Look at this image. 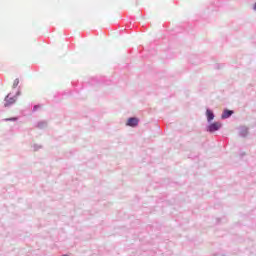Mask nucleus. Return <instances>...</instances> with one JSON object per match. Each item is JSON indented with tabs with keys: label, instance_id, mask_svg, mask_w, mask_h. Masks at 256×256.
<instances>
[{
	"label": "nucleus",
	"instance_id": "f257e3e1",
	"mask_svg": "<svg viewBox=\"0 0 256 256\" xmlns=\"http://www.w3.org/2000/svg\"><path fill=\"white\" fill-rule=\"evenodd\" d=\"M219 129H221V123L219 122L212 123L208 126V131H210V133L219 131Z\"/></svg>",
	"mask_w": 256,
	"mask_h": 256
},
{
	"label": "nucleus",
	"instance_id": "f03ea898",
	"mask_svg": "<svg viewBox=\"0 0 256 256\" xmlns=\"http://www.w3.org/2000/svg\"><path fill=\"white\" fill-rule=\"evenodd\" d=\"M126 125H128V127H137L139 125V119L129 118Z\"/></svg>",
	"mask_w": 256,
	"mask_h": 256
},
{
	"label": "nucleus",
	"instance_id": "7ed1b4c3",
	"mask_svg": "<svg viewBox=\"0 0 256 256\" xmlns=\"http://www.w3.org/2000/svg\"><path fill=\"white\" fill-rule=\"evenodd\" d=\"M233 115V111L225 110L222 114V119H229Z\"/></svg>",
	"mask_w": 256,
	"mask_h": 256
},
{
	"label": "nucleus",
	"instance_id": "20e7f679",
	"mask_svg": "<svg viewBox=\"0 0 256 256\" xmlns=\"http://www.w3.org/2000/svg\"><path fill=\"white\" fill-rule=\"evenodd\" d=\"M206 115H207L208 121H213V119H215V115L213 114V112L211 110H207Z\"/></svg>",
	"mask_w": 256,
	"mask_h": 256
},
{
	"label": "nucleus",
	"instance_id": "39448f33",
	"mask_svg": "<svg viewBox=\"0 0 256 256\" xmlns=\"http://www.w3.org/2000/svg\"><path fill=\"white\" fill-rule=\"evenodd\" d=\"M17 117L5 118L4 121H17Z\"/></svg>",
	"mask_w": 256,
	"mask_h": 256
},
{
	"label": "nucleus",
	"instance_id": "423d86ee",
	"mask_svg": "<svg viewBox=\"0 0 256 256\" xmlns=\"http://www.w3.org/2000/svg\"><path fill=\"white\" fill-rule=\"evenodd\" d=\"M6 101H9V103H15V99H12L9 96L6 97Z\"/></svg>",
	"mask_w": 256,
	"mask_h": 256
},
{
	"label": "nucleus",
	"instance_id": "0eeeda50",
	"mask_svg": "<svg viewBox=\"0 0 256 256\" xmlns=\"http://www.w3.org/2000/svg\"><path fill=\"white\" fill-rule=\"evenodd\" d=\"M19 85V79H15L13 82V87H17Z\"/></svg>",
	"mask_w": 256,
	"mask_h": 256
},
{
	"label": "nucleus",
	"instance_id": "6e6552de",
	"mask_svg": "<svg viewBox=\"0 0 256 256\" xmlns=\"http://www.w3.org/2000/svg\"><path fill=\"white\" fill-rule=\"evenodd\" d=\"M254 11H256V3H255V5H254Z\"/></svg>",
	"mask_w": 256,
	"mask_h": 256
}]
</instances>
